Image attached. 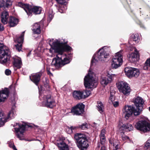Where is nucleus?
<instances>
[{"label": "nucleus", "instance_id": "nucleus-1", "mask_svg": "<svg viewBox=\"0 0 150 150\" xmlns=\"http://www.w3.org/2000/svg\"><path fill=\"white\" fill-rule=\"evenodd\" d=\"M47 41L51 47L49 50L50 53H52L54 50L57 53L56 57L52 60V66L57 68L69 63L71 58V54H67L64 52L70 51L71 48L68 45H64L66 42L60 39H49Z\"/></svg>", "mask_w": 150, "mask_h": 150}, {"label": "nucleus", "instance_id": "nucleus-2", "mask_svg": "<svg viewBox=\"0 0 150 150\" xmlns=\"http://www.w3.org/2000/svg\"><path fill=\"white\" fill-rule=\"evenodd\" d=\"M9 91L7 88L0 90V102L4 101L8 97ZM14 107L8 112L7 117H6L4 112L0 108V127L3 126L7 120L13 118L15 115Z\"/></svg>", "mask_w": 150, "mask_h": 150}, {"label": "nucleus", "instance_id": "nucleus-3", "mask_svg": "<svg viewBox=\"0 0 150 150\" xmlns=\"http://www.w3.org/2000/svg\"><path fill=\"white\" fill-rule=\"evenodd\" d=\"M39 91V97L40 102L42 105L51 108H52L55 105V100L51 97V95L48 94V91L43 90L42 87L40 89L38 87Z\"/></svg>", "mask_w": 150, "mask_h": 150}, {"label": "nucleus", "instance_id": "nucleus-4", "mask_svg": "<svg viewBox=\"0 0 150 150\" xmlns=\"http://www.w3.org/2000/svg\"><path fill=\"white\" fill-rule=\"evenodd\" d=\"M110 47L105 46L99 49L95 54L91 60V64H96L98 61L103 62L105 61L109 57Z\"/></svg>", "mask_w": 150, "mask_h": 150}, {"label": "nucleus", "instance_id": "nucleus-5", "mask_svg": "<svg viewBox=\"0 0 150 150\" xmlns=\"http://www.w3.org/2000/svg\"><path fill=\"white\" fill-rule=\"evenodd\" d=\"M97 79L96 78L95 74L89 69L84 79L85 87L88 88H95L97 84Z\"/></svg>", "mask_w": 150, "mask_h": 150}, {"label": "nucleus", "instance_id": "nucleus-6", "mask_svg": "<svg viewBox=\"0 0 150 150\" xmlns=\"http://www.w3.org/2000/svg\"><path fill=\"white\" fill-rule=\"evenodd\" d=\"M74 138L77 142L78 147L81 150H86L89 146L86 136L81 133H76Z\"/></svg>", "mask_w": 150, "mask_h": 150}, {"label": "nucleus", "instance_id": "nucleus-7", "mask_svg": "<svg viewBox=\"0 0 150 150\" xmlns=\"http://www.w3.org/2000/svg\"><path fill=\"white\" fill-rule=\"evenodd\" d=\"M10 56L8 47L0 43V63L4 64L10 62Z\"/></svg>", "mask_w": 150, "mask_h": 150}, {"label": "nucleus", "instance_id": "nucleus-8", "mask_svg": "<svg viewBox=\"0 0 150 150\" xmlns=\"http://www.w3.org/2000/svg\"><path fill=\"white\" fill-rule=\"evenodd\" d=\"M17 5L23 8L29 16L31 15L32 13L35 14H39L42 10V8L40 6H31L29 4H24L21 2H18Z\"/></svg>", "mask_w": 150, "mask_h": 150}, {"label": "nucleus", "instance_id": "nucleus-9", "mask_svg": "<svg viewBox=\"0 0 150 150\" xmlns=\"http://www.w3.org/2000/svg\"><path fill=\"white\" fill-rule=\"evenodd\" d=\"M122 50L116 53L113 57L111 63V67L116 69L120 66L123 62L122 59Z\"/></svg>", "mask_w": 150, "mask_h": 150}, {"label": "nucleus", "instance_id": "nucleus-10", "mask_svg": "<svg viewBox=\"0 0 150 150\" xmlns=\"http://www.w3.org/2000/svg\"><path fill=\"white\" fill-rule=\"evenodd\" d=\"M116 85L120 92L126 96L129 94L131 89L127 82L124 81H120L116 83Z\"/></svg>", "mask_w": 150, "mask_h": 150}, {"label": "nucleus", "instance_id": "nucleus-11", "mask_svg": "<svg viewBox=\"0 0 150 150\" xmlns=\"http://www.w3.org/2000/svg\"><path fill=\"white\" fill-rule=\"evenodd\" d=\"M133 102L136 107L137 111L134 112V115H138L140 114L143 108V105L144 101L143 99L139 96L133 99Z\"/></svg>", "mask_w": 150, "mask_h": 150}, {"label": "nucleus", "instance_id": "nucleus-12", "mask_svg": "<svg viewBox=\"0 0 150 150\" xmlns=\"http://www.w3.org/2000/svg\"><path fill=\"white\" fill-rule=\"evenodd\" d=\"M135 127L138 130L146 132L150 130V124L145 120H141L137 123Z\"/></svg>", "mask_w": 150, "mask_h": 150}, {"label": "nucleus", "instance_id": "nucleus-13", "mask_svg": "<svg viewBox=\"0 0 150 150\" xmlns=\"http://www.w3.org/2000/svg\"><path fill=\"white\" fill-rule=\"evenodd\" d=\"M15 132L17 137L20 140L24 139L23 133L25 130V126L23 125H20L18 123H16L13 126Z\"/></svg>", "mask_w": 150, "mask_h": 150}, {"label": "nucleus", "instance_id": "nucleus-14", "mask_svg": "<svg viewBox=\"0 0 150 150\" xmlns=\"http://www.w3.org/2000/svg\"><path fill=\"white\" fill-rule=\"evenodd\" d=\"M125 75L129 78L137 77L140 74L139 69L134 68L126 67L125 69Z\"/></svg>", "mask_w": 150, "mask_h": 150}, {"label": "nucleus", "instance_id": "nucleus-15", "mask_svg": "<svg viewBox=\"0 0 150 150\" xmlns=\"http://www.w3.org/2000/svg\"><path fill=\"white\" fill-rule=\"evenodd\" d=\"M123 114L125 116V118L128 119L132 114H134V112L137 111L135 108L131 105H126L122 110Z\"/></svg>", "mask_w": 150, "mask_h": 150}, {"label": "nucleus", "instance_id": "nucleus-16", "mask_svg": "<svg viewBox=\"0 0 150 150\" xmlns=\"http://www.w3.org/2000/svg\"><path fill=\"white\" fill-rule=\"evenodd\" d=\"M84 108L85 105L82 103L78 104L71 108V112L74 115H81L84 112Z\"/></svg>", "mask_w": 150, "mask_h": 150}, {"label": "nucleus", "instance_id": "nucleus-17", "mask_svg": "<svg viewBox=\"0 0 150 150\" xmlns=\"http://www.w3.org/2000/svg\"><path fill=\"white\" fill-rule=\"evenodd\" d=\"M114 76V74H111L108 76H102L100 80L101 84L103 86H105L110 83L112 80V78Z\"/></svg>", "mask_w": 150, "mask_h": 150}, {"label": "nucleus", "instance_id": "nucleus-18", "mask_svg": "<svg viewBox=\"0 0 150 150\" xmlns=\"http://www.w3.org/2000/svg\"><path fill=\"white\" fill-rule=\"evenodd\" d=\"M42 75L41 72L33 74L30 76V79L36 85H38L40 79V77Z\"/></svg>", "mask_w": 150, "mask_h": 150}, {"label": "nucleus", "instance_id": "nucleus-19", "mask_svg": "<svg viewBox=\"0 0 150 150\" xmlns=\"http://www.w3.org/2000/svg\"><path fill=\"white\" fill-rule=\"evenodd\" d=\"M118 127L120 128V130L126 131H131L133 130V127L132 125L129 123L122 124L119 123Z\"/></svg>", "mask_w": 150, "mask_h": 150}, {"label": "nucleus", "instance_id": "nucleus-20", "mask_svg": "<svg viewBox=\"0 0 150 150\" xmlns=\"http://www.w3.org/2000/svg\"><path fill=\"white\" fill-rule=\"evenodd\" d=\"M129 61L131 62L134 63L137 61L139 59V56L138 52L132 53L127 56Z\"/></svg>", "mask_w": 150, "mask_h": 150}, {"label": "nucleus", "instance_id": "nucleus-21", "mask_svg": "<svg viewBox=\"0 0 150 150\" xmlns=\"http://www.w3.org/2000/svg\"><path fill=\"white\" fill-rule=\"evenodd\" d=\"M42 23L43 21H41L40 22L35 23L33 25L32 29L34 33L39 34L40 33V24Z\"/></svg>", "mask_w": 150, "mask_h": 150}, {"label": "nucleus", "instance_id": "nucleus-22", "mask_svg": "<svg viewBox=\"0 0 150 150\" xmlns=\"http://www.w3.org/2000/svg\"><path fill=\"white\" fill-rule=\"evenodd\" d=\"M9 17L8 12L6 11H4L1 14V21L2 23L5 24L8 22V18Z\"/></svg>", "mask_w": 150, "mask_h": 150}, {"label": "nucleus", "instance_id": "nucleus-23", "mask_svg": "<svg viewBox=\"0 0 150 150\" xmlns=\"http://www.w3.org/2000/svg\"><path fill=\"white\" fill-rule=\"evenodd\" d=\"M13 64L14 66L17 68H20L22 65L21 58L18 57H13Z\"/></svg>", "mask_w": 150, "mask_h": 150}, {"label": "nucleus", "instance_id": "nucleus-24", "mask_svg": "<svg viewBox=\"0 0 150 150\" xmlns=\"http://www.w3.org/2000/svg\"><path fill=\"white\" fill-rule=\"evenodd\" d=\"M18 20L16 18L13 17H10L9 18L8 23L10 27H14L18 23Z\"/></svg>", "mask_w": 150, "mask_h": 150}, {"label": "nucleus", "instance_id": "nucleus-25", "mask_svg": "<svg viewBox=\"0 0 150 150\" xmlns=\"http://www.w3.org/2000/svg\"><path fill=\"white\" fill-rule=\"evenodd\" d=\"M74 97L76 99L80 100L84 99L82 91H74L73 93Z\"/></svg>", "mask_w": 150, "mask_h": 150}, {"label": "nucleus", "instance_id": "nucleus-26", "mask_svg": "<svg viewBox=\"0 0 150 150\" xmlns=\"http://www.w3.org/2000/svg\"><path fill=\"white\" fill-rule=\"evenodd\" d=\"M57 145L60 150H69L68 146L63 141L57 143Z\"/></svg>", "mask_w": 150, "mask_h": 150}, {"label": "nucleus", "instance_id": "nucleus-27", "mask_svg": "<svg viewBox=\"0 0 150 150\" xmlns=\"http://www.w3.org/2000/svg\"><path fill=\"white\" fill-rule=\"evenodd\" d=\"M106 132L105 129H103L101 130L100 135V143L102 144H103L106 141L105 136Z\"/></svg>", "mask_w": 150, "mask_h": 150}, {"label": "nucleus", "instance_id": "nucleus-28", "mask_svg": "<svg viewBox=\"0 0 150 150\" xmlns=\"http://www.w3.org/2000/svg\"><path fill=\"white\" fill-rule=\"evenodd\" d=\"M12 5V1L11 0H6V2L3 4H0V7H4L5 8H8Z\"/></svg>", "mask_w": 150, "mask_h": 150}, {"label": "nucleus", "instance_id": "nucleus-29", "mask_svg": "<svg viewBox=\"0 0 150 150\" xmlns=\"http://www.w3.org/2000/svg\"><path fill=\"white\" fill-rule=\"evenodd\" d=\"M98 110L100 113L103 112L104 110V106L101 101H98V105L97 106Z\"/></svg>", "mask_w": 150, "mask_h": 150}, {"label": "nucleus", "instance_id": "nucleus-30", "mask_svg": "<svg viewBox=\"0 0 150 150\" xmlns=\"http://www.w3.org/2000/svg\"><path fill=\"white\" fill-rule=\"evenodd\" d=\"M25 31L23 32L21 34L20 36L18 38H17L16 41L19 44H21L22 43L23 41V37L24 35Z\"/></svg>", "mask_w": 150, "mask_h": 150}, {"label": "nucleus", "instance_id": "nucleus-31", "mask_svg": "<svg viewBox=\"0 0 150 150\" xmlns=\"http://www.w3.org/2000/svg\"><path fill=\"white\" fill-rule=\"evenodd\" d=\"M150 68V58L148 59L146 61L143 69L145 70H149Z\"/></svg>", "mask_w": 150, "mask_h": 150}, {"label": "nucleus", "instance_id": "nucleus-32", "mask_svg": "<svg viewBox=\"0 0 150 150\" xmlns=\"http://www.w3.org/2000/svg\"><path fill=\"white\" fill-rule=\"evenodd\" d=\"M109 143L111 145H112L113 146H115V148H114V149L115 150H117L118 149V144H115L114 142H115V140H113V139L112 138H110L109 140Z\"/></svg>", "mask_w": 150, "mask_h": 150}, {"label": "nucleus", "instance_id": "nucleus-33", "mask_svg": "<svg viewBox=\"0 0 150 150\" xmlns=\"http://www.w3.org/2000/svg\"><path fill=\"white\" fill-rule=\"evenodd\" d=\"M82 92L84 97V98H85L87 97L91 93V91H88L87 90L82 91Z\"/></svg>", "mask_w": 150, "mask_h": 150}, {"label": "nucleus", "instance_id": "nucleus-34", "mask_svg": "<svg viewBox=\"0 0 150 150\" xmlns=\"http://www.w3.org/2000/svg\"><path fill=\"white\" fill-rule=\"evenodd\" d=\"M134 41L138 42L139 41V35L138 34H132L131 36Z\"/></svg>", "mask_w": 150, "mask_h": 150}, {"label": "nucleus", "instance_id": "nucleus-35", "mask_svg": "<svg viewBox=\"0 0 150 150\" xmlns=\"http://www.w3.org/2000/svg\"><path fill=\"white\" fill-rule=\"evenodd\" d=\"M150 147V138L145 143L144 146V149L145 150H147Z\"/></svg>", "mask_w": 150, "mask_h": 150}, {"label": "nucleus", "instance_id": "nucleus-36", "mask_svg": "<svg viewBox=\"0 0 150 150\" xmlns=\"http://www.w3.org/2000/svg\"><path fill=\"white\" fill-rule=\"evenodd\" d=\"M53 17V14L52 11V10H50L48 13V18L47 20L49 22L52 20Z\"/></svg>", "mask_w": 150, "mask_h": 150}, {"label": "nucleus", "instance_id": "nucleus-37", "mask_svg": "<svg viewBox=\"0 0 150 150\" xmlns=\"http://www.w3.org/2000/svg\"><path fill=\"white\" fill-rule=\"evenodd\" d=\"M67 9L66 6L62 5L61 6L59 10V11L61 13H64L65 12L66 10Z\"/></svg>", "mask_w": 150, "mask_h": 150}, {"label": "nucleus", "instance_id": "nucleus-38", "mask_svg": "<svg viewBox=\"0 0 150 150\" xmlns=\"http://www.w3.org/2000/svg\"><path fill=\"white\" fill-rule=\"evenodd\" d=\"M9 146L11 148H12L13 150H18L16 148L15 146L14 145L13 142H9L8 143Z\"/></svg>", "mask_w": 150, "mask_h": 150}, {"label": "nucleus", "instance_id": "nucleus-39", "mask_svg": "<svg viewBox=\"0 0 150 150\" xmlns=\"http://www.w3.org/2000/svg\"><path fill=\"white\" fill-rule=\"evenodd\" d=\"M16 49L18 51H20L22 49V45L21 44H18L16 45Z\"/></svg>", "mask_w": 150, "mask_h": 150}, {"label": "nucleus", "instance_id": "nucleus-40", "mask_svg": "<svg viewBox=\"0 0 150 150\" xmlns=\"http://www.w3.org/2000/svg\"><path fill=\"white\" fill-rule=\"evenodd\" d=\"M114 100V98L113 96V94L112 92H111L110 93V96L109 97V100L111 102H112Z\"/></svg>", "mask_w": 150, "mask_h": 150}, {"label": "nucleus", "instance_id": "nucleus-41", "mask_svg": "<svg viewBox=\"0 0 150 150\" xmlns=\"http://www.w3.org/2000/svg\"><path fill=\"white\" fill-rule=\"evenodd\" d=\"M79 127L82 129H85L87 128L86 125L84 123L83 124L79 126Z\"/></svg>", "mask_w": 150, "mask_h": 150}, {"label": "nucleus", "instance_id": "nucleus-42", "mask_svg": "<svg viewBox=\"0 0 150 150\" xmlns=\"http://www.w3.org/2000/svg\"><path fill=\"white\" fill-rule=\"evenodd\" d=\"M5 73L7 76L10 75L11 73V71L9 69H6L5 71Z\"/></svg>", "mask_w": 150, "mask_h": 150}, {"label": "nucleus", "instance_id": "nucleus-43", "mask_svg": "<svg viewBox=\"0 0 150 150\" xmlns=\"http://www.w3.org/2000/svg\"><path fill=\"white\" fill-rule=\"evenodd\" d=\"M67 131L68 134H70L73 132L72 129H71V127H68L67 129Z\"/></svg>", "mask_w": 150, "mask_h": 150}, {"label": "nucleus", "instance_id": "nucleus-44", "mask_svg": "<svg viewBox=\"0 0 150 150\" xmlns=\"http://www.w3.org/2000/svg\"><path fill=\"white\" fill-rule=\"evenodd\" d=\"M112 103L113 106L115 107H117L119 105V103L118 101L113 102Z\"/></svg>", "mask_w": 150, "mask_h": 150}, {"label": "nucleus", "instance_id": "nucleus-45", "mask_svg": "<svg viewBox=\"0 0 150 150\" xmlns=\"http://www.w3.org/2000/svg\"><path fill=\"white\" fill-rule=\"evenodd\" d=\"M122 140L125 141L126 139H129V138L127 136L124 135L122 136Z\"/></svg>", "mask_w": 150, "mask_h": 150}, {"label": "nucleus", "instance_id": "nucleus-46", "mask_svg": "<svg viewBox=\"0 0 150 150\" xmlns=\"http://www.w3.org/2000/svg\"><path fill=\"white\" fill-rule=\"evenodd\" d=\"M57 2L59 4H62L64 2V0H56Z\"/></svg>", "mask_w": 150, "mask_h": 150}, {"label": "nucleus", "instance_id": "nucleus-47", "mask_svg": "<svg viewBox=\"0 0 150 150\" xmlns=\"http://www.w3.org/2000/svg\"><path fill=\"white\" fill-rule=\"evenodd\" d=\"M47 74H49L50 76H52V74L51 73L49 70V69H48V68L47 67Z\"/></svg>", "mask_w": 150, "mask_h": 150}, {"label": "nucleus", "instance_id": "nucleus-48", "mask_svg": "<svg viewBox=\"0 0 150 150\" xmlns=\"http://www.w3.org/2000/svg\"><path fill=\"white\" fill-rule=\"evenodd\" d=\"M98 125L95 122H94L92 125V126L93 127H97L98 126Z\"/></svg>", "mask_w": 150, "mask_h": 150}, {"label": "nucleus", "instance_id": "nucleus-49", "mask_svg": "<svg viewBox=\"0 0 150 150\" xmlns=\"http://www.w3.org/2000/svg\"><path fill=\"white\" fill-rule=\"evenodd\" d=\"M4 29V28L1 24H0V31H2Z\"/></svg>", "mask_w": 150, "mask_h": 150}, {"label": "nucleus", "instance_id": "nucleus-50", "mask_svg": "<svg viewBox=\"0 0 150 150\" xmlns=\"http://www.w3.org/2000/svg\"><path fill=\"white\" fill-rule=\"evenodd\" d=\"M71 127L72 129V130L73 131V132H74V131L77 128V127Z\"/></svg>", "mask_w": 150, "mask_h": 150}, {"label": "nucleus", "instance_id": "nucleus-51", "mask_svg": "<svg viewBox=\"0 0 150 150\" xmlns=\"http://www.w3.org/2000/svg\"><path fill=\"white\" fill-rule=\"evenodd\" d=\"M37 53L36 52V54H37L38 56L40 57L41 55V51L40 52H39L38 54H37Z\"/></svg>", "mask_w": 150, "mask_h": 150}, {"label": "nucleus", "instance_id": "nucleus-52", "mask_svg": "<svg viewBox=\"0 0 150 150\" xmlns=\"http://www.w3.org/2000/svg\"><path fill=\"white\" fill-rule=\"evenodd\" d=\"M100 150H105V148L104 146L101 147Z\"/></svg>", "mask_w": 150, "mask_h": 150}, {"label": "nucleus", "instance_id": "nucleus-53", "mask_svg": "<svg viewBox=\"0 0 150 150\" xmlns=\"http://www.w3.org/2000/svg\"><path fill=\"white\" fill-rule=\"evenodd\" d=\"M31 54V52H30L27 55V56L28 57V56H30V55Z\"/></svg>", "mask_w": 150, "mask_h": 150}, {"label": "nucleus", "instance_id": "nucleus-54", "mask_svg": "<svg viewBox=\"0 0 150 150\" xmlns=\"http://www.w3.org/2000/svg\"><path fill=\"white\" fill-rule=\"evenodd\" d=\"M38 51H39L40 50V47H38Z\"/></svg>", "mask_w": 150, "mask_h": 150}, {"label": "nucleus", "instance_id": "nucleus-55", "mask_svg": "<svg viewBox=\"0 0 150 150\" xmlns=\"http://www.w3.org/2000/svg\"><path fill=\"white\" fill-rule=\"evenodd\" d=\"M100 148V146L98 145L97 146V148L99 149Z\"/></svg>", "mask_w": 150, "mask_h": 150}, {"label": "nucleus", "instance_id": "nucleus-56", "mask_svg": "<svg viewBox=\"0 0 150 150\" xmlns=\"http://www.w3.org/2000/svg\"><path fill=\"white\" fill-rule=\"evenodd\" d=\"M149 111H150V106L149 108Z\"/></svg>", "mask_w": 150, "mask_h": 150}, {"label": "nucleus", "instance_id": "nucleus-57", "mask_svg": "<svg viewBox=\"0 0 150 150\" xmlns=\"http://www.w3.org/2000/svg\"><path fill=\"white\" fill-rule=\"evenodd\" d=\"M15 103H14V104H13V105H14V106H15Z\"/></svg>", "mask_w": 150, "mask_h": 150}, {"label": "nucleus", "instance_id": "nucleus-58", "mask_svg": "<svg viewBox=\"0 0 150 150\" xmlns=\"http://www.w3.org/2000/svg\"><path fill=\"white\" fill-rule=\"evenodd\" d=\"M134 51H135V50H136V49L135 48H134Z\"/></svg>", "mask_w": 150, "mask_h": 150}, {"label": "nucleus", "instance_id": "nucleus-59", "mask_svg": "<svg viewBox=\"0 0 150 150\" xmlns=\"http://www.w3.org/2000/svg\"><path fill=\"white\" fill-rule=\"evenodd\" d=\"M51 57H52L53 56L51 55Z\"/></svg>", "mask_w": 150, "mask_h": 150}]
</instances>
